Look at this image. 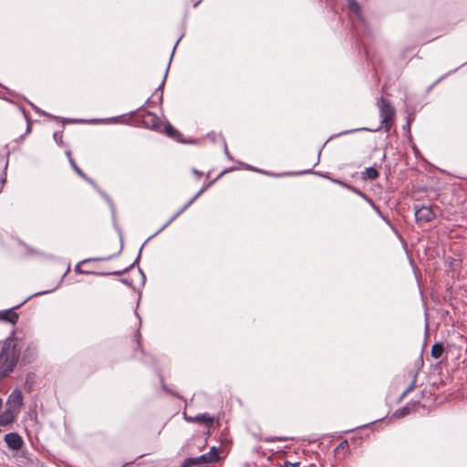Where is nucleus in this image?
Returning <instances> with one entry per match:
<instances>
[{
    "mask_svg": "<svg viewBox=\"0 0 467 467\" xmlns=\"http://www.w3.org/2000/svg\"><path fill=\"white\" fill-rule=\"evenodd\" d=\"M200 464H205L202 460H200L199 457L195 458H188L184 461L182 467H189L192 465H200Z\"/></svg>",
    "mask_w": 467,
    "mask_h": 467,
    "instance_id": "nucleus-17",
    "label": "nucleus"
},
{
    "mask_svg": "<svg viewBox=\"0 0 467 467\" xmlns=\"http://www.w3.org/2000/svg\"><path fill=\"white\" fill-rule=\"evenodd\" d=\"M70 164L72 166V168L74 169V171L79 175L81 176L82 178L86 179L87 180V176L86 174L80 170V168L76 164L75 161L73 160V158H70Z\"/></svg>",
    "mask_w": 467,
    "mask_h": 467,
    "instance_id": "nucleus-20",
    "label": "nucleus"
},
{
    "mask_svg": "<svg viewBox=\"0 0 467 467\" xmlns=\"http://www.w3.org/2000/svg\"><path fill=\"white\" fill-rule=\"evenodd\" d=\"M140 121L142 126L147 129H150L155 131H161V124L159 118L150 111H143L141 113Z\"/></svg>",
    "mask_w": 467,
    "mask_h": 467,
    "instance_id": "nucleus-3",
    "label": "nucleus"
},
{
    "mask_svg": "<svg viewBox=\"0 0 467 467\" xmlns=\"http://www.w3.org/2000/svg\"><path fill=\"white\" fill-rule=\"evenodd\" d=\"M169 224H167V223L161 227V230H158V233H161V230H163L164 228H166Z\"/></svg>",
    "mask_w": 467,
    "mask_h": 467,
    "instance_id": "nucleus-27",
    "label": "nucleus"
},
{
    "mask_svg": "<svg viewBox=\"0 0 467 467\" xmlns=\"http://www.w3.org/2000/svg\"><path fill=\"white\" fill-rule=\"evenodd\" d=\"M286 440H287L286 438H277V437H273V438L266 439L267 441H286Z\"/></svg>",
    "mask_w": 467,
    "mask_h": 467,
    "instance_id": "nucleus-24",
    "label": "nucleus"
},
{
    "mask_svg": "<svg viewBox=\"0 0 467 467\" xmlns=\"http://www.w3.org/2000/svg\"><path fill=\"white\" fill-rule=\"evenodd\" d=\"M23 404V396L18 389L14 390L7 400L8 408H13L16 412L19 410Z\"/></svg>",
    "mask_w": 467,
    "mask_h": 467,
    "instance_id": "nucleus-7",
    "label": "nucleus"
},
{
    "mask_svg": "<svg viewBox=\"0 0 467 467\" xmlns=\"http://www.w3.org/2000/svg\"><path fill=\"white\" fill-rule=\"evenodd\" d=\"M187 420L191 422H198L201 424H204L205 426L210 428L214 422V418L208 413H202L196 415L193 418H187Z\"/></svg>",
    "mask_w": 467,
    "mask_h": 467,
    "instance_id": "nucleus-8",
    "label": "nucleus"
},
{
    "mask_svg": "<svg viewBox=\"0 0 467 467\" xmlns=\"http://www.w3.org/2000/svg\"><path fill=\"white\" fill-rule=\"evenodd\" d=\"M192 172L194 174H196L198 177H200L202 175V173L198 170H196V169H192Z\"/></svg>",
    "mask_w": 467,
    "mask_h": 467,
    "instance_id": "nucleus-26",
    "label": "nucleus"
},
{
    "mask_svg": "<svg viewBox=\"0 0 467 467\" xmlns=\"http://www.w3.org/2000/svg\"><path fill=\"white\" fill-rule=\"evenodd\" d=\"M53 137H54V140L57 142H60L62 140V134H60L58 132H55Z\"/></svg>",
    "mask_w": 467,
    "mask_h": 467,
    "instance_id": "nucleus-23",
    "label": "nucleus"
},
{
    "mask_svg": "<svg viewBox=\"0 0 467 467\" xmlns=\"http://www.w3.org/2000/svg\"><path fill=\"white\" fill-rule=\"evenodd\" d=\"M348 5L351 10L358 11L359 8L358 3L355 0H349Z\"/></svg>",
    "mask_w": 467,
    "mask_h": 467,
    "instance_id": "nucleus-21",
    "label": "nucleus"
},
{
    "mask_svg": "<svg viewBox=\"0 0 467 467\" xmlns=\"http://www.w3.org/2000/svg\"><path fill=\"white\" fill-rule=\"evenodd\" d=\"M99 260H100V258H89V259H85V260L81 261L80 263H78V264L76 265V267H75V271H76L77 273H78V274H89L90 272L86 271V270H83V269L81 268V265H85V264H87V263H88V262H90V261H99Z\"/></svg>",
    "mask_w": 467,
    "mask_h": 467,
    "instance_id": "nucleus-18",
    "label": "nucleus"
},
{
    "mask_svg": "<svg viewBox=\"0 0 467 467\" xmlns=\"http://www.w3.org/2000/svg\"><path fill=\"white\" fill-rule=\"evenodd\" d=\"M377 105L381 118V127L388 132L394 121L395 109L392 107L390 101L385 98L379 99Z\"/></svg>",
    "mask_w": 467,
    "mask_h": 467,
    "instance_id": "nucleus-2",
    "label": "nucleus"
},
{
    "mask_svg": "<svg viewBox=\"0 0 467 467\" xmlns=\"http://www.w3.org/2000/svg\"><path fill=\"white\" fill-rule=\"evenodd\" d=\"M443 352H444V347L440 342L435 343L431 347V357L436 358V359L440 358L442 356Z\"/></svg>",
    "mask_w": 467,
    "mask_h": 467,
    "instance_id": "nucleus-14",
    "label": "nucleus"
},
{
    "mask_svg": "<svg viewBox=\"0 0 467 467\" xmlns=\"http://www.w3.org/2000/svg\"><path fill=\"white\" fill-rule=\"evenodd\" d=\"M19 357L13 340H5L0 352V379L13 371Z\"/></svg>",
    "mask_w": 467,
    "mask_h": 467,
    "instance_id": "nucleus-1",
    "label": "nucleus"
},
{
    "mask_svg": "<svg viewBox=\"0 0 467 467\" xmlns=\"http://www.w3.org/2000/svg\"><path fill=\"white\" fill-rule=\"evenodd\" d=\"M380 130V128H378V129H375V130H370V131H378V130Z\"/></svg>",
    "mask_w": 467,
    "mask_h": 467,
    "instance_id": "nucleus-29",
    "label": "nucleus"
},
{
    "mask_svg": "<svg viewBox=\"0 0 467 467\" xmlns=\"http://www.w3.org/2000/svg\"><path fill=\"white\" fill-rule=\"evenodd\" d=\"M200 460H202L205 464L217 462L219 460L218 449L214 446L212 447L207 453L200 456Z\"/></svg>",
    "mask_w": 467,
    "mask_h": 467,
    "instance_id": "nucleus-11",
    "label": "nucleus"
},
{
    "mask_svg": "<svg viewBox=\"0 0 467 467\" xmlns=\"http://www.w3.org/2000/svg\"><path fill=\"white\" fill-rule=\"evenodd\" d=\"M0 320L15 325L18 320V314L13 309L0 311Z\"/></svg>",
    "mask_w": 467,
    "mask_h": 467,
    "instance_id": "nucleus-10",
    "label": "nucleus"
},
{
    "mask_svg": "<svg viewBox=\"0 0 467 467\" xmlns=\"http://www.w3.org/2000/svg\"><path fill=\"white\" fill-rule=\"evenodd\" d=\"M164 133L168 137H170L177 141H182V134L179 130H177L175 128H173L170 123L165 124Z\"/></svg>",
    "mask_w": 467,
    "mask_h": 467,
    "instance_id": "nucleus-12",
    "label": "nucleus"
},
{
    "mask_svg": "<svg viewBox=\"0 0 467 467\" xmlns=\"http://www.w3.org/2000/svg\"><path fill=\"white\" fill-rule=\"evenodd\" d=\"M127 270H128V268H126L124 270V272L127 271ZM122 273H123V271H116V272H113L112 274L115 275H120Z\"/></svg>",
    "mask_w": 467,
    "mask_h": 467,
    "instance_id": "nucleus-25",
    "label": "nucleus"
},
{
    "mask_svg": "<svg viewBox=\"0 0 467 467\" xmlns=\"http://www.w3.org/2000/svg\"><path fill=\"white\" fill-rule=\"evenodd\" d=\"M417 372L412 373V380L410 384L408 386V388L402 392L400 400H403L410 392H411L415 389L417 382Z\"/></svg>",
    "mask_w": 467,
    "mask_h": 467,
    "instance_id": "nucleus-15",
    "label": "nucleus"
},
{
    "mask_svg": "<svg viewBox=\"0 0 467 467\" xmlns=\"http://www.w3.org/2000/svg\"><path fill=\"white\" fill-rule=\"evenodd\" d=\"M29 130H30L29 125H27L26 132H29Z\"/></svg>",
    "mask_w": 467,
    "mask_h": 467,
    "instance_id": "nucleus-30",
    "label": "nucleus"
},
{
    "mask_svg": "<svg viewBox=\"0 0 467 467\" xmlns=\"http://www.w3.org/2000/svg\"><path fill=\"white\" fill-rule=\"evenodd\" d=\"M68 122H77V120L76 119L68 120Z\"/></svg>",
    "mask_w": 467,
    "mask_h": 467,
    "instance_id": "nucleus-31",
    "label": "nucleus"
},
{
    "mask_svg": "<svg viewBox=\"0 0 467 467\" xmlns=\"http://www.w3.org/2000/svg\"><path fill=\"white\" fill-rule=\"evenodd\" d=\"M213 183V182L204 185L181 210H179L168 222L167 224H170L172 221H174L180 214H182L188 207H190Z\"/></svg>",
    "mask_w": 467,
    "mask_h": 467,
    "instance_id": "nucleus-6",
    "label": "nucleus"
},
{
    "mask_svg": "<svg viewBox=\"0 0 467 467\" xmlns=\"http://www.w3.org/2000/svg\"><path fill=\"white\" fill-rule=\"evenodd\" d=\"M334 182L338 183V184H340L341 186H343V187H345V188L354 192L355 193H357V194H358V195H360L362 197H365V194H363L358 189H356V188H354V187H352V186H350V185H348V184H347L345 182H339V181H336L335 180Z\"/></svg>",
    "mask_w": 467,
    "mask_h": 467,
    "instance_id": "nucleus-19",
    "label": "nucleus"
},
{
    "mask_svg": "<svg viewBox=\"0 0 467 467\" xmlns=\"http://www.w3.org/2000/svg\"><path fill=\"white\" fill-rule=\"evenodd\" d=\"M16 308H18V306H13V310L16 309Z\"/></svg>",
    "mask_w": 467,
    "mask_h": 467,
    "instance_id": "nucleus-33",
    "label": "nucleus"
},
{
    "mask_svg": "<svg viewBox=\"0 0 467 467\" xmlns=\"http://www.w3.org/2000/svg\"><path fill=\"white\" fill-rule=\"evenodd\" d=\"M67 157H68V160L70 161V158H72V156H71V152H70V151H67Z\"/></svg>",
    "mask_w": 467,
    "mask_h": 467,
    "instance_id": "nucleus-28",
    "label": "nucleus"
},
{
    "mask_svg": "<svg viewBox=\"0 0 467 467\" xmlns=\"http://www.w3.org/2000/svg\"><path fill=\"white\" fill-rule=\"evenodd\" d=\"M361 176L363 180H375L379 177V171L374 167H368L361 173Z\"/></svg>",
    "mask_w": 467,
    "mask_h": 467,
    "instance_id": "nucleus-13",
    "label": "nucleus"
},
{
    "mask_svg": "<svg viewBox=\"0 0 467 467\" xmlns=\"http://www.w3.org/2000/svg\"><path fill=\"white\" fill-rule=\"evenodd\" d=\"M300 462H285L283 467H299Z\"/></svg>",
    "mask_w": 467,
    "mask_h": 467,
    "instance_id": "nucleus-22",
    "label": "nucleus"
},
{
    "mask_svg": "<svg viewBox=\"0 0 467 467\" xmlns=\"http://www.w3.org/2000/svg\"><path fill=\"white\" fill-rule=\"evenodd\" d=\"M414 215L418 223H429L432 221L435 217V214L432 212L431 208L430 206L425 205L415 206Z\"/></svg>",
    "mask_w": 467,
    "mask_h": 467,
    "instance_id": "nucleus-4",
    "label": "nucleus"
},
{
    "mask_svg": "<svg viewBox=\"0 0 467 467\" xmlns=\"http://www.w3.org/2000/svg\"><path fill=\"white\" fill-rule=\"evenodd\" d=\"M5 441L6 442L7 446L10 449L15 451L20 450L24 443L21 436L16 432H10L5 434Z\"/></svg>",
    "mask_w": 467,
    "mask_h": 467,
    "instance_id": "nucleus-5",
    "label": "nucleus"
},
{
    "mask_svg": "<svg viewBox=\"0 0 467 467\" xmlns=\"http://www.w3.org/2000/svg\"><path fill=\"white\" fill-rule=\"evenodd\" d=\"M17 412L13 408H7L0 414V425L5 426L12 423Z\"/></svg>",
    "mask_w": 467,
    "mask_h": 467,
    "instance_id": "nucleus-9",
    "label": "nucleus"
},
{
    "mask_svg": "<svg viewBox=\"0 0 467 467\" xmlns=\"http://www.w3.org/2000/svg\"><path fill=\"white\" fill-rule=\"evenodd\" d=\"M349 444L347 440L342 441L335 449V452L337 455L342 454V456H345L348 451Z\"/></svg>",
    "mask_w": 467,
    "mask_h": 467,
    "instance_id": "nucleus-16",
    "label": "nucleus"
},
{
    "mask_svg": "<svg viewBox=\"0 0 467 467\" xmlns=\"http://www.w3.org/2000/svg\"><path fill=\"white\" fill-rule=\"evenodd\" d=\"M16 308H18V306H13V310L16 309Z\"/></svg>",
    "mask_w": 467,
    "mask_h": 467,
    "instance_id": "nucleus-32",
    "label": "nucleus"
}]
</instances>
